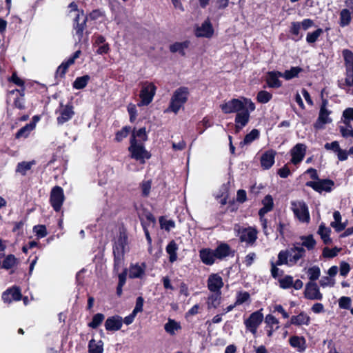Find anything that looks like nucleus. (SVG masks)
Masks as SVG:
<instances>
[{
    "label": "nucleus",
    "instance_id": "nucleus-59",
    "mask_svg": "<svg viewBox=\"0 0 353 353\" xmlns=\"http://www.w3.org/2000/svg\"><path fill=\"white\" fill-rule=\"evenodd\" d=\"M15 261L16 259L13 255H8L3 261L2 268L8 270L14 266Z\"/></svg>",
    "mask_w": 353,
    "mask_h": 353
},
{
    "label": "nucleus",
    "instance_id": "nucleus-12",
    "mask_svg": "<svg viewBox=\"0 0 353 353\" xmlns=\"http://www.w3.org/2000/svg\"><path fill=\"white\" fill-rule=\"evenodd\" d=\"M88 16L85 15L82 10L81 14H78L73 21V29L75 31V34L78 37V41L80 42L83 37V32L87 28Z\"/></svg>",
    "mask_w": 353,
    "mask_h": 353
},
{
    "label": "nucleus",
    "instance_id": "nucleus-35",
    "mask_svg": "<svg viewBox=\"0 0 353 353\" xmlns=\"http://www.w3.org/2000/svg\"><path fill=\"white\" fill-rule=\"evenodd\" d=\"M301 23L298 21H293L290 24V33L292 35V39L294 41L301 40L303 37V34H300Z\"/></svg>",
    "mask_w": 353,
    "mask_h": 353
},
{
    "label": "nucleus",
    "instance_id": "nucleus-7",
    "mask_svg": "<svg viewBox=\"0 0 353 353\" xmlns=\"http://www.w3.org/2000/svg\"><path fill=\"white\" fill-rule=\"evenodd\" d=\"M263 309L252 312L248 319H245L244 324L248 330L255 334L257 329L263 321Z\"/></svg>",
    "mask_w": 353,
    "mask_h": 353
},
{
    "label": "nucleus",
    "instance_id": "nucleus-50",
    "mask_svg": "<svg viewBox=\"0 0 353 353\" xmlns=\"http://www.w3.org/2000/svg\"><path fill=\"white\" fill-rule=\"evenodd\" d=\"M323 30L322 28H317L316 30L312 32H308L306 36V41L308 43H315L319 37L323 34Z\"/></svg>",
    "mask_w": 353,
    "mask_h": 353
},
{
    "label": "nucleus",
    "instance_id": "nucleus-45",
    "mask_svg": "<svg viewBox=\"0 0 353 353\" xmlns=\"http://www.w3.org/2000/svg\"><path fill=\"white\" fill-rule=\"evenodd\" d=\"M301 239L303 241L301 247H305L308 250H312L315 248L316 242L312 234L301 236Z\"/></svg>",
    "mask_w": 353,
    "mask_h": 353
},
{
    "label": "nucleus",
    "instance_id": "nucleus-53",
    "mask_svg": "<svg viewBox=\"0 0 353 353\" xmlns=\"http://www.w3.org/2000/svg\"><path fill=\"white\" fill-rule=\"evenodd\" d=\"M290 256V251L288 250H281L278 254V259L275 262L276 265H282L288 264V259Z\"/></svg>",
    "mask_w": 353,
    "mask_h": 353
},
{
    "label": "nucleus",
    "instance_id": "nucleus-38",
    "mask_svg": "<svg viewBox=\"0 0 353 353\" xmlns=\"http://www.w3.org/2000/svg\"><path fill=\"white\" fill-rule=\"evenodd\" d=\"M305 339L303 336H292L289 339V343L293 347H297L302 351L305 349Z\"/></svg>",
    "mask_w": 353,
    "mask_h": 353
},
{
    "label": "nucleus",
    "instance_id": "nucleus-8",
    "mask_svg": "<svg viewBox=\"0 0 353 353\" xmlns=\"http://www.w3.org/2000/svg\"><path fill=\"white\" fill-rule=\"evenodd\" d=\"M64 201L63 188L58 185L52 188L50 194V203L55 212H58L61 210Z\"/></svg>",
    "mask_w": 353,
    "mask_h": 353
},
{
    "label": "nucleus",
    "instance_id": "nucleus-2",
    "mask_svg": "<svg viewBox=\"0 0 353 353\" xmlns=\"http://www.w3.org/2000/svg\"><path fill=\"white\" fill-rule=\"evenodd\" d=\"M342 54L345 62V77L343 82H339V87L353 95V52L349 49H344Z\"/></svg>",
    "mask_w": 353,
    "mask_h": 353
},
{
    "label": "nucleus",
    "instance_id": "nucleus-49",
    "mask_svg": "<svg viewBox=\"0 0 353 353\" xmlns=\"http://www.w3.org/2000/svg\"><path fill=\"white\" fill-rule=\"evenodd\" d=\"M272 94L266 90H261L256 95V101L260 103H267L272 99Z\"/></svg>",
    "mask_w": 353,
    "mask_h": 353
},
{
    "label": "nucleus",
    "instance_id": "nucleus-43",
    "mask_svg": "<svg viewBox=\"0 0 353 353\" xmlns=\"http://www.w3.org/2000/svg\"><path fill=\"white\" fill-rule=\"evenodd\" d=\"M291 252H296L295 254L290 259V261L296 263L298 261L305 256V250L303 247L294 245L290 248Z\"/></svg>",
    "mask_w": 353,
    "mask_h": 353
},
{
    "label": "nucleus",
    "instance_id": "nucleus-39",
    "mask_svg": "<svg viewBox=\"0 0 353 353\" xmlns=\"http://www.w3.org/2000/svg\"><path fill=\"white\" fill-rule=\"evenodd\" d=\"M260 132L257 129H253L247 134L243 140L240 142L239 145L243 148L245 145L250 144L254 140L259 138Z\"/></svg>",
    "mask_w": 353,
    "mask_h": 353
},
{
    "label": "nucleus",
    "instance_id": "nucleus-9",
    "mask_svg": "<svg viewBox=\"0 0 353 353\" xmlns=\"http://www.w3.org/2000/svg\"><path fill=\"white\" fill-rule=\"evenodd\" d=\"M327 103L328 101L327 99L322 100L318 119L314 123V128L316 130L323 129L325 124L330 123L332 121V119L329 117V115L332 112L327 109Z\"/></svg>",
    "mask_w": 353,
    "mask_h": 353
},
{
    "label": "nucleus",
    "instance_id": "nucleus-33",
    "mask_svg": "<svg viewBox=\"0 0 353 353\" xmlns=\"http://www.w3.org/2000/svg\"><path fill=\"white\" fill-rule=\"evenodd\" d=\"M166 252L169 255V261L173 263L177 259L178 245L174 240L170 241L166 246Z\"/></svg>",
    "mask_w": 353,
    "mask_h": 353
},
{
    "label": "nucleus",
    "instance_id": "nucleus-57",
    "mask_svg": "<svg viewBox=\"0 0 353 353\" xmlns=\"http://www.w3.org/2000/svg\"><path fill=\"white\" fill-rule=\"evenodd\" d=\"M33 231L35 232L38 239L43 238L48 234L46 227L44 225H37L34 226Z\"/></svg>",
    "mask_w": 353,
    "mask_h": 353
},
{
    "label": "nucleus",
    "instance_id": "nucleus-26",
    "mask_svg": "<svg viewBox=\"0 0 353 353\" xmlns=\"http://www.w3.org/2000/svg\"><path fill=\"white\" fill-rule=\"evenodd\" d=\"M213 251L216 259L221 261L230 255L231 247L228 243L221 242Z\"/></svg>",
    "mask_w": 353,
    "mask_h": 353
},
{
    "label": "nucleus",
    "instance_id": "nucleus-60",
    "mask_svg": "<svg viewBox=\"0 0 353 353\" xmlns=\"http://www.w3.org/2000/svg\"><path fill=\"white\" fill-rule=\"evenodd\" d=\"M271 275L274 279H276L279 276H281L283 274L284 272L283 270H280L277 266L278 265H276V263H274L273 261H271Z\"/></svg>",
    "mask_w": 353,
    "mask_h": 353
},
{
    "label": "nucleus",
    "instance_id": "nucleus-64",
    "mask_svg": "<svg viewBox=\"0 0 353 353\" xmlns=\"http://www.w3.org/2000/svg\"><path fill=\"white\" fill-rule=\"evenodd\" d=\"M143 303H144V299L142 296H138L136 299V305L132 310L134 314H137L138 312H141L143 310Z\"/></svg>",
    "mask_w": 353,
    "mask_h": 353
},
{
    "label": "nucleus",
    "instance_id": "nucleus-21",
    "mask_svg": "<svg viewBox=\"0 0 353 353\" xmlns=\"http://www.w3.org/2000/svg\"><path fill=\"white\" fill-rule=\"evenodd\" d=\"M123 325V319L121 316L114 315L108 317L104 326L107 331L115 332L121 330Z\"/></svg>",
    "mask_w": 353,
    "mask_h": 353
},
{
    "label": "nucleus",
    "instance_id": "nucleus-44",
    "mask_svg": "<svg viewBox=\"0 0 353 353\" xmlns=\"http://www.w3.org/2000/svg\"><path fill=\"white\" fill-rule=\"evenodd\" d=\"M103 345L101 340L97 343L94 339H91L88 343V353H103Z\"/></svg>",
    "mask_w": 353,
    "mask_h": 353
},
{
    "label": "nucleus",
    "instance_id": "nucleus-11",
    "mask_svg": "<svg viewBox=\"0 0 353 353\" xmlns=\"http://www.w3.org/2000/svg\"><path fill=\"white\" fill-rule=\"evenodd\" d=\"M305 185L312 188L319 193H322L323 191L330 192L334 186V182L330 179H319L317 181H307Z\"/></svg>",
    "mask_w": 353,
    "mask_h": 353
},
{
    "label": "nucleus",
    "instance_id": "nucleus-58",
    "mask_svg": "<svg viewBox=\"0 0 353 353\" xmlns=\"http://www.w3.org/2000/svg\"><path fill=\"white\" fill-rule=\"evenodd\" d=\"M151 181H143L141 184V194L143 197H148L150 192Z\"/></svg>",
    "mask_w": 353,
    "mask_h": 353
},
{
    "label": "nucleus",
    "instance_id": "nucleus-17",
    "mask_svg": "<svg viewBox=\"0 0 353 353\" xmlns=\"http://www.w3.org/2000/svg\"><path fill=\"white\" fill-rule=\"evenodd\" d=\"M311 319L304 311L301 312L297 315H293L290 317L289 321L285 324V327H289L291 325L301 326L303 325H308L310 323Z\"/></svg>",
    "mask_w": 353,
    "mask_h": 353
},
{
    "label": "nucleus",
    "instance_id": "nucleus-63",
    "mask_svg": "<svg viewBox=\"0 0 353 353\" xmlns=\"http://www.w3.org/2000/svg\"><path fill=\"white\" fill-rule=\"evenodd\" d=\"M241 101L243 102L244 106H245V110H248L249 112H253L255 110L256 105L250 99L242 97Z\"/></svg>",
    "mask_w": 353,
    "mask_h": 353
},
{
    "label": "nucleus",
    "instance_id": "nucleus-46",
    "mask_svg": "<svg viewBox=\"0 0 353 353\" xmlns=\"http://www.w3.org/2000/svg\"><path fill=\"white\" fill-rule=\"evenodd\" d=\"M105 316L102 313H97L92 316V321L88 323V327L97 329L103 321Z\"/></svg>",
    "mask_w": 353,
    "mask_h": 353
},
{
    "label": "nucleus",
    "instance_id": "nucleus-6",
    "mask_svg": "<svg viewBox=\"0 0 353 353\" xmlns=\"http://www.w3.org/2000/svg\"><path fill=\"white\" fill-rule=\"evenodd\" d=\"M156 91L157 87L152 82H142L141 89L139 93L141 105H149L152 101L153 98L156 94Z\"/></svg>",
    "mask_w": 353,
    "mask_h": 353
},
{
    "label": "nucleus",
    "instance_id": "nucleus-32",
    "mask_svg": "<svg viewBox=\"0 0 353 353\" xmlns=\"http://www.w3.org/2000/svg\"><path fill=\"white\" fill-rule=\"evenodd\" d=\"M330 228L325 227L324 223H321L319 225L317 234L321 236V239L325 245H329L332 243V240L330 238Z\"/></svg>",
    "mask_w": 353,
    "mask_h": 353
},
{
    "label": "nucleus",
    "instance_id": "nucleus-51",
    "mask_svg": "<svg viewBox=\"0 0 353 353\" xmlns=\"http://www.w3.org/2000/svg\"><path fill=\"white\" fill-rule=\"evenodd\" d=\"M131 132V127L125 125L121 128V130L117 131L115 134V141L121 142L124 138L127 137Z\"/></svg>",
    "mask_w": 353,
    "mask_h": 353
},
{
    "label": "nucleus",
    "instance_id": "nucleus-41",
    "mask_svg": "<svg viewBox=\"0 0 353 353\" xmlns=\"http://www.w3.org/2000/svg\"><path fill=\"white\" fill-rule=\"evenodd\" d=\"M40 115H34L32 118L31 121L23 126V138H26L29 133L34 130L37 123L40 121Z\"/></svg>",
    "mask_w": 353,
    "mask_h": 353
},
{
    "label": "nucleus",
    "instance_id": "nucleus-34",
    "mask_svg": "<svg viewBox=\"0 0 353 353\" xmlns=\"http://www.w3.org/2000/svg\"><path fill=\"white\" fill-rule=\"evenodd\" d=\"M351 21L352 15L350 11L347 8L342 9L339 13V26L342 28L346 27L350 24Z\"/></svg>",
    "mask_w": 353,
    "mask_h": 353
},
{
    "label": "nucleus",
    "instance_id": "nucleus-18",
    "mask_svg": "<svg viewBox=\"0 0 353 353\" xmlns=\"http://www.w3.org/2000/svg\"><path fill=\"white\" fill-rule=\"evenodd\" d=\"M222 277L217 273L211 274L207 280V286L210 292H221L223 287Z\"/></svg>",
    "mask_w": 353,
    "mask_h": 353
},
{
    "label": "nucleus",
    "instance_id": "nucleus-19",
    "mask_svg": "<svg viewBox=\"0 0 353 353\" xmlns=\"http://www.w3.org/2000/svg\"><path fill=\"white\" fill-rule=\"evenodd\" d=\"M21 299V289L19 287L13 286L2 294V299L5 303L20 301Z\"/></svg>",
    "mask_w": 353,
    "mask_h": 353
},
{
    "label": "nucleus",
    "instance_id": "nucleus-16",
    "mask_svg": "<svg viewBox=\"0 0 353 353\" xmlns=\"http://www.w3.org/2000/svg\"><path fill=\"white\" fill-rule=\"evenodd\" d=\"M304 296L309 300H322L323 294L321 293L315 282H308L305 288Z\"/></svg>",
    "mask_w": 353,
    "mask_h": 353
},
{
    "label": "nucleus",
    "instance_id": "nucleus-13",
    "mask_svg": "<svg viewBox=\"0 0 353 353\" xmlns=\"http://www.w3.org/2000/svg\"><path fill=\"white\" fill-rule=\"evenodd\" d=\"M245 107L241 99H232L220 105L222 112L226 114L241 112Z\"/></svg>",
    "mask_w": 353,
    "mask_h": 353
},
{
    "label": "nucleus",
    "instance_id": "nucleus-28",
    "mask_svg": "<svg viewBox=\"0 0 353 353\" xmlns=\"http://www.w3.org/2000/svg\"><path fill=\"white\" fill-rule=\"evenodd\" d=\"M214 34L212 25L210 21H205L201 26L196 30V36L197 37L210 38Z\"/></svg>",
    "mask_w": 353,
    "mask_h": 353
},
{
    "label": "nucleus",
    "instance_id": "nucleus-48",
    "mask_svg": "<svg viewBox=\"0 0 353 353\" xmlns=\"http://www.w3.org/2000/svg\"><path fill=\"white\" fill-rule=\"evenodd\" d=\"M133 137H134V139L139 138L140 141L143 142L146 141L148 140V134L146 132L145 128H141L137 131H136L135 129H134L133 131L132 132L130 139H133Z\"/></svg>",
    "mask_w": 353,
    "mask_h": 353
},
{
    "label": "nucleus",
    "instance_id": "nucleus-30",
    "mask_svg": "<svg viewBox=\"0 0 353 353\" xmlns=\"http://www.w3.org/2000/svg\"><path fill=\"white\" fill-rule=\"evenodd\" d=\"M190 41L185 40L183 42H175L171 44L169 47L170 51L172 53L179 52L181 56L185 57V49L189 48Z\"/></svg>",
    "mask_w": 353,
    "mask_h": 353
},
{
    "label": "nucleus",
    "instance_id": "nucleus-5",
    "mask_svg": "<svg viewBox=\"0 0 353 353\" xmlns=\"http://www.w3.org/2000/svg\"><path fill=\"white\" fill-rule=\"evenodd\" d=\"M74 108L72 102L64 104L62 101L59 103L58 108L55 110L57 115V123L58 125H62L71 120L75 114Z\"/></svg>",
    "mask_w": 353,
    "mask_h": 353
},
{
    "label": "nucleus",
    "instance_id": "nucleus-23",
    "mask_svg": "<svg viewBox=\"0 0 353 353\" xmlns=\"http://www.w3.org/2000/svg\"><path fill=\"white\" fill-rule=\"evenodd\" d=\"M146 264L143 262L141 265L138 263H131L129 267V278L130 279H142L145 274Z\"/></svg>",
    "mask_w": 353,
    "mask_h": 353
},
{
    "label": "nucleus",
    "instance_id": "nucleus-54",
    "mask_svg": "<svg viewBox=\"0 0 353 353\" xmlns=\"http://www.w3.org/2000/svg\"><path fill=\"white\" fill-rule=\"evenodd\" d=\"M280 288L282 289H289L293 285V277L290 275H286L279 280Z\"/></svg>",
    "mask_w": 353,
    "mask_h": 353
},
{
    "label": "nucleus",
    "instance_id": "nucleus-47",
    "mask_svg": "<svg viewBox=\"0 0 353 353\" xmlns=\"http://www.w3.org/2000/svg\"><path fill=\"white\" fill-rule=\"evenodd\" d=\"M250 301V295L246 291H239L236 293L235 305H240L245 302Z\"/></svg>",
    "mask_w": 353,
    "mask_h": 353
},
{
    "label": "nucleus",
    "instance_id": "nucleus-52",
    "mask_svg": "<svg viewBox=\"0 0 353 353\" xmlns=\"http://www.w3.org/2000/svg\"><path fill=\"white\" fill-rule=\"evenodd\" d=\"M159 223L161 229H164L165 231L169 232L172 228H175V223L173 220H167L164 216L159 218Z\"/></svg>",
    "mask_w": 353,
    "mask_h": 353
},
{
    "label": "nucleus",
    "instance_id": "nucleus-14",
    "mask_svg": "<svg viewBox=\"0 0 353 353\" xmlns=\"http://www.w3.org/2000/svg\"><path fill=\"white\" fill-rule=\"evenodd\" d=\"M292 210L294 215L302 222H309L310 213L308 208L304 201L299 203V207L296 208L295 202H292Z\"/></svg>",
    "mask_w": 353,
    "mask_h": 353
},
{
    "label": "nucleus",
    "instance_id": "nucleus-55",
    "mask_svg": "<svg viewBox=\"0 0 353 353\" xmlns=\"http://www.w3.org/2000/svg\"><path fill=\"white\" fill-rule=\"evenodd\" d=\"M341 249L334 247L332 249L328 247H325L323 250L322 255L324 258H334L337 256Z\"/></svg>",
    "mask_w": 353,
    "mask_h": 353
},
{
    "label": "nucleus",
    "instance_id": "nucleus-37",
    "mask_svg": "<svg viewBox=\"0 0 353 353\" xmlns=\"http://www.w3.org/2000/svg\"><path fill=\"white\" fill-rule=\"evenodd\" d=\"M303 69L299 66H292L290 70H286L282 72V77L285 80H291L294 78L298 77L299 73L303 72Z\"/></svg>",
    "mask_w": 353,
    "mask_h": 353
},
{
    "label": "nucleus",
    "instance_id": "nucleus-42",
    "mask_svg": "<svg viewBox=\"0 0 353 353\" xmlns=\"http://www.w3.org/2000/svg\"><path fill=\"white\" fill-rule=\"evenodd\" d=\"M90 77L89 75L85 74L81 77H77L72 83V86L74 89L81 90L86 87L88 83Z\"/></svg>",
    "mask_w": 353,
    "mask_h": 353
},
{
    "label": "nucleus",
    "instance_id": "nucleus-27",
    "mask_svg": "<svg viewBox=\"0 0 353 353\" xmlns=\"http://www.w3.org/2000/svg\"><path fill=\"white\" fill-rule=\"evenodd\" d=\"M263 207L259 209L258 214L259 217L265 216V215L271 212L274 209V200L270 194H267L261 201Z\"/></svg>",
    "mask_w": 353,
    "mask_h": 353
},
{
    "label": "nucleus",
    "instance_id": "nucleus-31",
    "mask_svg": "<svg viewBox=\"0 0 353 353\" xmlns=\"http://www.w3.org/2000/svg\"><path fill=\"white\" fill-rule=\"evenodd\" d=\"M181 328V323L172 319H168V322L164 325L165 331L171 336H174Z\"/></svg>",
    "mask_w": 353,
    "mask_h": 353
},
{
    "label": "nucleus",
    "instance_id": "nucleus-24",
    "mask_svg": "<svg viewBox=\"0 0 353 353\" xmlns=\"http://www.w3.org/2000/svg\"><path fill=\"white\" fill-rule=\"evenodd\" d=\"M282 72L279 71H270L267 73L266 83L269 88H279L282 86L279 77H282Z\"/></svg>",
    "mask_w": 353,
    "mask_h": 353
},
{
    "label": "nucleus",
    "instance_id": "nucleus-3",
    "mask_svg": "<svg viewBox=\"0 0 353 353\" xmlns=\"http://www.w3.org/2000/svg\"><path fill=\"white\" fill-rule=\"evenodd\" d=\"M128 151L130 154V157L141 164L145 163V160L151 158V154L148 151L143 143H138L137 139H130V146Z\"/></svg>",
    "mask_w": 353,
    "mask_h": 353
},
{
    "label": "nucleus",
    "instance_id": "nucleus-1",
    "mask_svg": "<svg viewBox=\"0 0 353 353\" xmlns=\"http://www.w3.org/2000/svg\"><path fill=\"white\" fill-rule=\"evenodd\" d=\"M128 245V236L124 227L120 228L119 235L113 244L114 267L113 270L118 272L124 263L125 248Z\"/></svg>",
    "mask_w": 353,
    "mask_h": 353
},
{
    "label": "nucleus",
    "instance_id": "nucleus-22",
    "mask_svg": "<svg viewBox=\"0 0 353 353\" xmlns=\"http://www.w3.org/2000/svg\"><path fill=\"white\" fill-rule=\"evenodd\" d=\"M276 151L272 149L266 150L261 157V166L264 170H269L275 162Z\"/></svg>",
    "mask_w": 353,
    "mask_h": 353
},
{
    "label": "nucleus",
    "instance_id": "nucleus-29",
    "mask_svg": "<svg viewBox=\"0 0 353 353\" xmlns=\"http://www.w3.org/2000/svg\"><path fill=\"white\" fill-rule=\"evenodd\" d=\"M22 96L21 91L18 89L10 90L8 94L7 101L12 103L15 107L21 109L22 103L21 102V97Z\"/></svg>",
    "mask_w": 353,
    "mask_h": 353
},
{
    "label": "nucleus",
    "instance_id": "nucleus-56",
    "mask_svg": "<svg viewBox=\"0 0 353 353\" xmlns=\"http://www.w3.org/2000/svg\"><path fill=\"white\" fill-rule=\"evenodd\" d=\"M307 273L309 276V279L312 282H313L319 278L321 274V270L319 267L314 265L308 269Z\"/></svg>",
    "mask_w": 353,
    "mask_h": 353
},
{
    "label": "nucleus",
    "instance_id": "nucleus-15",
    "mask_svg": "<svg viewBox=\"0 0 353 353\" xmlns=\"http://www.w3.org/2000/svg\"><path fill=\"white\" fill-rule=\"evenodd\" d=\"M306 149L307 147L303 143L296 144L290 150L291 163L294 165L301 163L305 156Z\"/></svg>",
    "mask_w": 353,
    "mask_h": 353
},
{
    "label": "nucleus",
    "instance_id": "nucleus-62",
    "mask_svg": "<svg viewBox=\"0 0 353 353\" xmlns=\"http://www.w3.org/2000/svg\"><path fill=\"white\" fill-rule=\"evenodd\" d=\"M128 112L130 116V121L131 123L134 122L137 116V110L135 105L130 103L128 106Z\"/></svg>",
    "mask_w": 353,
    "mask_h": 353
},
{
    "label": "nucleus",
    "instance_id": "nucleus-25",
    "mask_svg": "<svg viewBox=\"0 0 353 353\" xmlns=\"http://www.w3.org/2000/svg\"><path fill=\"white\" fill-rule=\"evenodd\" d=\"M199 257L201 262L206 265H212L214 263L216 258L212 249L202 248L199 250Z\"/></svg>",
    "mask_w": 353,
    "mask_h": 353
},
{
    "label": "nucleus",
    "instance_id": "nucleus-10",
    "mask_svg": "<svg viewBox=\"0 0 353 353\" xmlns=\"http://www.w3.org/2000/svg\"><path fill=\"white\" fill-rule=\"evenodd\" d=\"M81 52L80 50L74 52L67 60L63 61L61 65L57 68L54 78L57 80V83L60 79L65 78V74L68 72V68L74 63L75 60L79 57Z\"/></svg>",
    "mask_w": 353,
    "mask_h": 353
},
{
    "label": "nucleus",
    "instance_id": "nucleus-36",
    "mask_svg": "<svg viewBox=\"0 0 353 353\" xmlns=\"http://www.w3.org/2000/svg\"><path fill=\"white\" fill-rule=\"evenodd\" d=\"M250 112L248 110H241V112L236 113L235 116L234 121L236 123L241 124L243 126H245L250 121Z\"/></svg>",
    "mask_w": 353,
    "mask_h": 353
},
{
    "label": "nucleus",
    "instance_id": "nucleus-4",
    "mask_svg": "<svg viewBox=\"0 0 353 353\" xmlns=\"http://www.w3.org/2000/svg\"><path fill=\"white\" fill-rule=\"evenodd\" d=\"M189 90L187 87L181 86L177 88L171 97L168 110L176 114L187 102Z\"/></svg>",
    "mask_w": 353,
    "mask_h": 353
},
{
    "label": "nucleus",
    "instance_id": "nucleus-40",
    "mask_svg": "<svg viewBox=\"0 0 353 353\" xmlns=\"http://www.w3.org/2000/svg\"><path fill=\"white\" fill-rule=\"evenodd\" d=\"M213 294L208 296V307L216 308L221 303V292H212Z\"/></svg>",
    "mask_w": 353,
    "mask_h": 353
},
{
    "label": "nucleus",
    "instance_id": "nucleus-61",
    "mask_svg": "<svg viewBox=\"0 0 353 353\" xmlns=\"http://www.w3.org/2000/svg\"><path fill=\"white\" fill-rule=\"evenodd\" d=\"M339 268H339L340 274L344 277H345L348 274L349 272L350 271V264L347 262L344 261H342L340 263Z\"/></svg>",
    "mask_w": 353,
    "mask_h": 353
},
{
    "label": "nucleus",
    "instance_id": "nucleus-20",
    "mask_svg": "<svg viewBox=\"0 0 353 353\" xmlns=\"http://www.w3.org/2000/svg\"><path fill=\"white\" fill-rule=\"evenodd\" d=\"M257 239V230L254 228L249 227L244 228L239 236L241 242H245L250 245H252Z\"/></svg>",
    "mask_w": 353,
    "mask_h": 353
}]
</instances>
